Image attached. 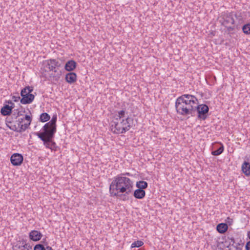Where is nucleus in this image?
<instances>
[{
    "label": "nucleus",
    "instance_id": "1",
    "mask_svg": "<svg viewBox=\"0 0 250 250\" xmlns=\"http://www.w3.org/2000/svg\"><path fill=\"white\" fill-rule=\"evenodd\" d=\"M196 102L197 98L192 95L185 94L178 97L175 105L177 114L183 116H193Z\"/></svg>",
    "mask_w": 250,
    "mask_h": 250
},
{
    "label": "nucleus",
    "instance_id": "2",
    "mask_svg": "<svg viewBox=\"0 0 250 250\" xmlns=\"http://www.w3.org/2000/svg\"><path fill=\"white\" fill-rule=\"evenodd\" d=\"M133 184V182L128 178L117 175L110 185V193L112 196H119L120 193L124 192L129 194L131 191Z\"/></svg>",
    "mask_w": 250,
    "mask_h": 250
},
{
    "label": "nucleus",
    "instance_id": "3",
    "mask_svg": "<svg viewBox=\"0 0 250 250\" xmlns=\"http://www.w3.org/2000/svg\"><path fill=\"white\" fill-rule=\"evenodd\" d=\"M133 120L132 118H127L126 120L115 119L111 123V131L114 134H122L129 130Z\"/></svg>",
    "mask_w": 250,
    "mask_h": 250
},
{
    "label": "nucleus",
    "instance_id": "4",
    "mask_svg": "<svg viewBox=\"0 0 250 250\" xmlns=\"http://www.w3.org/2000/svg\"><path fill=\"white\" fill-rule=\"evenodd\" d=\"M234 17H237L236 14L234 12H223L219 18V22L227 28L228 30L232 31L234 27H232V25L234 24L235 22Z\"/></svg>",
    "mask_w": 250,
    "mask_h": 250
},
{
    "label": "nucleus",
    "instance_id": "5",
    "mask_svg": "<svg viewBox=\"0 0 250 250\" xmlns=\"http://www.w3.org/2000/svg\"><path fill=\"white\" fill-rule=\"evenodd\" d=\"M42 132H35V135L37 136L39 138H41L40 136H42L49 139L50 138H53L54 137L57 128L55 126H52L45 124L42 128Z\"/></svg>",
    "mask_w": 250,
    "mask_h": 250
},
{
    "label": "nucleus",
    "instance_id": "6",
    "mask_svg": "<svg viewBox=\"0 0 250 250\" xmlns=\"http://www.w3.org/2000/svg\"><path fill=\"white\" fill-rule=\"evenodd\" d=\"M241 241L235 240L233 238H228V241H226L224 243V246L227 249L226 250H242L243 244Z\"/></svg>",
    "mask_w": 250,
    "mask_h": 250
},
{
    "label": "nucleus",
    "instance_id": "7",
    "mask_svg": "<svg viewBox=\"0 0 250 250\" xmlns=\"http://www.w3.org/2000/svg\"><path fill=\"white\" fill-rule=\"evenodd\" d=\"M195 113L197 112L199 118L205 120L207 117V114L209 111L208 105L205 104H198V100L197 99L196 106H195Z\"/></svg>",
    "mask_w": 250,
    "mask_h": 250
},
{
    "label": "nucleus",
    "instance_id": "8",
    "mask_svg": "<svg viewBox=\"0 0 250 250\" xmlns=\"http://www.w3.org/2000/svg\"><path fill=\"white\" fill-rule=\"evenodd\" d=\"M44 64L45 65V66L48 68L49 71H54L55 73L57 72L56 68L59 67L61 66L60 62L54 59L45 60L44 62Z\"/></svg>",
    "mask_w": 250,
    "mask_h": 250
},
{
    "label": "nucleus",
    "instance_id": "9",
    "mask_svg": "<svg viewBox=\"0 0 250 250\" xmlns=\"http://www.w3.org/2000/svg\"><path fill=\"white\" fill-rule=\"evenodd\" d=\"M23 160V157L21 154L15 153L12 154L10 158L11 164L14 166H20Z\"/></svg>",
    "mask_w": 250,
    "mask_h": 250
},
{
    "label": "nucleus",
    "instance_id": "10",
    "mask_svg": "<svg viewBox=\"0 0 250 250\" xmlns=\"http://www.w3.org/2000/svg\"><path fill=\"white\" fill-rule=\"evenodd\" d=\"M8 104L4 105L1 109V114L3 116H8L10 115L12 112V109L14 107V104L11 101H6Z\"/></svg>",
    "mask_w": 250,
    "mask_h": 250
},
{
    "label": "nucleus",
    "instance_id": "11",
    "mask_svg": "<svg viewBox=\"0 0 250 250\" xmlns=\"http://www.w3.org/2000/svg\"><path fill=\"white\" fill-rule=\"evenodd\" d=\"M22 98L21 99V103L23 104H31L35 98V96L31 93L21 95Z\"/></svg>",
    "mask_w": 250,
    "mask_h": 250
},
{
    "label": "nucleus",
    "instance_id": "12",
    "mask_svg": "<svg viewBox=\"0 0 250 250\" xmlns=\"http://www.w3.org/2000/svg\"><path fill=\"white\" fill-rule=\"evenodd\" d=\"M40 137L41 138L40 139L43 142V145L46 148L51 150L53 149V147H54L56 146V143L52 141V139L53 138H50L48 139L47 138L43 137L42 136Z\"/></svg>",
    "mask_w": 250,
    "mask_h": 250
},
{
    "label": "nucleus",
    "instance_id": "13",
    "mask_svg": "<svg viewBox=\"0 0 250 250\" xmlns=\"http://www.w3.org/2000/svg\"><path fill=\"white\" fill-rule=\"evenodd\" d=\"M27 248V245L24 239H21L17 241L16 244L13 246V250H24Z\"/></svg>",
    "mask_w": 250,
    "mask_h": 250
},
{
    "label": "nucleus",
    "instance_id": "14",
    "mask_svg": "<svg viewBox=\"0 0 250 250\" xmlns=\"http://www.w3.org/2000/svg\"><path fill=\"white\" fill-rule=\"evenodd\" d=\"M42 236V234L40 231L36 230H32L29 233V235L30 239L34 241L40 240Z\"/></svg>",
    "mask_w": 250,
    "mask_h": 250
},
{
    "label": "nucleus",
    "instance_id": "15",
    "mask_svg": "<svg viewBox=\"0 0 250 250\" xmlns=\"http://www.w3.org/2000/svg\"><path fill=\"white\" fill-rule=\"evenodd\" d=\"M77 75L74 72H69L66 74L65 79L69 83H73L77 81Z\"/></svg>",
    "mask_w": 250,
    "mask_h": 250
},
{
    "label": "nucleus",
    "instance_id": "16",
    "mask_svg": "<svg viewBox=\"0 0 250 250\" xmlns=\"http://www.w3.org/2000/svg\"><path fill=\"white\" fill-rule=\"evenodd\" d=\"M76 62L74 60L68 61L65 65V69L66 71H72L76 67Z\"/></svg>",
    "mask_w": 250,
    "mask_h": 250
},
{
    "label": "nucleus",
    "instance_id": "17",
    "mask_svg": "<svg viewBox=\"0 0 250 250\" xmlns=\"http://www.w3.org/2000/svg\"><path fill=\"white\" fill-rule=\"evenodd\" d=\"M117 117L115 119H124V120H126L127 118H131L130 117H129L128 113L125 110H121L118 111L117 112Z\"/></svg>",
    "mask_w": 250,
    "mask_h": 250
},
{
    "label": "nucleus",
    "instance_id": "18",
    "mask_svg": "<svg viewBox=\"0 0 250 250\" xmlns=\"http://www.w3.org/2000/svg\"><path fill=\"white\" fill-rule=\"evenodd\" d=\"M242 170L246 176L250 175V164L249 162L245 161L242 165Z\"/></svg>",
    "mask_w": 250,
    "mask_h": 250
},
{
    "label": "nucleus",
    "instance_id": "19",
    "mask_svg": "<svg viewBox=\"0 0 250 250\" xmlns=\"http://www.w3.org/2000/svg\"><path fill=\"white\" fill-rule=\"evenodd\" d=\"M228 227L226 224L220 223L217 226V230L220 233H225L228 229Z\"/></svg>",
    "mask_w": 250,
    "mask_h": 250
},
{
    "label": "nucleus",
    "instance_id": "20",
    "mask_svg": "<svg viewBox=\"0 0 250 250\" xmlns=\"http://www.w3.org/2000/svg\"><path fill=\"white\" fill-rule=\"evenodd\" d=\"M34 250H53V249L49 246H46V247L42 244H38L34 246Z\"/></svg>",
    "mask_w": 250,
    "mask_h": 250
},
{
    "label": "nucleus",
    "instance_id": "21",
    "mask_svg": "<svg viewBox=\"0 0 250 250\" xmlns=\"http://www.w3.org/2000/svg\"><path fill=\"white\" fill-rule=\"evenodd\" d=\"M219 147L217 150L212 151L211 154L214 156H218L223 153L224 150V146L222 143L219 144Z\"/></svg>",
    "mask_w": 250,
    "mask_h": 250
},
{
    "label": "nucleus",
    "instance_id": "22",
    "mask_svg": "<svg viewBox=\"0 0 250 250\" xmlns=\"http://www.w3.org/2000/svg\"><path fill=\"white\" fill-rule=\"evenodd\" d=\"M9 128L11 130L19 133H21L26 130V129H24L23 125H21V127H19L17 125H11V126L9 127Z\"/></svg>",
    "mask_w": 250,
    "mask_h": 250
},
{
    "label": "nucleus",
    "instance_id": "23",
    "mask_svg": "<svg viewBox=\"0 0 250 250\" xmlns=\"http://www.w3.org/2000/svg\"><path fill=\"white\" fill-rule=\"evenodd\" d=\"M136 186L138 188L134 192V196L136 198L141 199V181H138Z\"/></svg>",
    "mask_w": 250,
    "mask_h": 250
},
{
    "label": "nucleus",
    "instance_id": "24",
    "mask_svg": "<svg viewBox=\"0 0 250 250\" xmlns=\"http://www.w3.org/2000/svg\"><path fill=\"white\" fill-rule=\"evenodd\" d=\"M25 121H27V123H24L23 125L24 129H27L30 125L32 122V117L29 115H25L24 118Z\"/></svg>",
    "mask_w": 250,
    "mask_h": 250
},
{
    "label": "nucleus",
    "instance_id": "25",
    "mask_svg": "<svg viewBox=\"0 0 250 250\" xmlns=\"http://www.w3.org/2000/svg\"><path fill=\"white\" fill-rule=\"evenodd\" d=\"M50 117L47 113H43L40 115V120L42 122H45L49 120Z\"/></svg>",
    "mask_w": 250,
    "mask_h": 250
},
{
    "label": "nucleus",
    "instance_id": "26",
    "mask_svg": "<svg viewBox=\"0 0 250 250\" xmlns=\"http://www.w3.org/2000/svg\"><path fill=\"white\" fill-rule=\"evenodd\" d=\"M33 91V87L32 86H27L23 88L21 92V95L28 94V93H31Z\"/></svg>",
    "mask_w": 250,
    "mask_h": 250
},
{
    "label": "nucleus",
    "instance_id": "27",
    "mask_svg": "<svg viewBox=\"0 0 250 250\" xmlns=\"http://www.w3.org/2000/svg\"><path fill=\"white\" fill-rule=\"evenodd\" d=\"M57 116L56 114H54L52 117L51 120L46 124L52 126H55L56 127V122H57Z\"/></svg>",
    "mask_w": 250,
    "mask_h": 250
},
{
    "label": "nucleus",
    "instance_id": "28",
    "mask_svg": "<svg viewBox=\"0 0 250 250\" xmlns=\"http://www.w3.org/2000/svg\"><path fill=\"white\" fill-rule=\"evenodd\" d=\"M242 30L245 34L250 35V23H248L243 25L242 27Z\"/></svg>",
    "mask_w": 250,
    "mask_h": 250
},
{
    "label": "nucleus",
    "instance_id": "29",
    "mask_svg": "<svg viewBox=\"0 0 250 250\" xmlns=\"http://www.w3.org/2000/svg\"><path fill=\"white\" fill-rule=\"evenodd\" d=\"M141 247V240H138L133 242L131 246V248Z\"/></svg>",
    "mask_w": 250,
    "mask_h": 250
},
{
    "label": "nucleus",
    "instance_id": "30",
    "mask_svg": "<svg viewBox=\"0 0 250 250\" xmlns=\"http://www.w3.org/2000/svg\"><path fill=\"white\" fill-rule=\"evenodd\" d=\"M23 118H19L16 120V123L19 127H21V125H23V124H22V123L23 121Z\"/></svg>",
    "mask_w": 250,
    "mask_h": 250
},
{
    "label": "nucleus",
    "instance_id": "31",
    "mask_svg": "<svg viewBox=\"0 0 250 250\" xmlns=\"http://www.w3.org/2000/svg\"><path fill=\"white\" fill-rule=\"evenodd\" d=\"M21 98L19 95L17 96H13L12 97V100L15 102H17L20 100Z\"/></svg>",
    "mask_w": 250,
    "mask_h": 250
},
{
    "label": "nucleus",
    "instance_id": "32",
    "mask_svg": "<svg viewBox=\"0 0 250 250\" xmlns=\"http://www.w3.org/2000/svg\"><path fill=\"white\" fill-rule=\"evenodd\" d=\"M147 187V183L145 181H142V189L146 188Z\"/></svg>",
    "mask_w": 250,
    "mask_h": 250
},
{
    "label": "nucleus",
    "instance_id": "33",
    "mask_svg": "<svg viewBox=\"0 0 250 250\" xmlns=\"http://www.w3.org/2000/svg\"><path fill=\"white\" fill-rule=\"evenodd\" d=\"M42 244L46 247V246H48V242H47L46 238H43L42 241Z\"/></svg>",
    "mask_w": 250,
    "mask_h": 250
},
{
    "label": "nucleus",
    "instance_id": "34",
    "mask_svg": "<svg viewBox=\"0 0 250 250\" xmlns=\"http://www.w3.org/2000/svg\"><path fill=\"white\" fill-rule=\"evenodd\" d=\"M246 250H250V240L246 243Z\"/></svg>",
    "mask_w": 250,
    "mask_h": 250
},
{
    "label": "nucleus",
    "instance_id": "35",
    "mask_svg": "<svg viewBox=\"0 0 250 250\" xmlns=\"http://www.w3.org/2000/svg\"><path fill=\"white\" fill-rule=\"evenodd\" d=\"M118 175H122V176L125 177L126 175L130 176V174L128 172H125V173H121V174H119Z\"/></svg>",
    "mask_w": 250,
    "mask_h": 250
},
{
    "label": "nucleus",
    "instance_id": "36",
    "mask_svg": "<svg viewBox=\"0 0 250 250\" xmlns=\"http://www.w3.org/2000/svg\"><path fill=\"white\" fill-rule=\"evenodd\" d=\"M145 190H144L143 189H142V199L145 196Z\"/></svg>",
    "mask_w": 250,
    "mask_h": 250
},
{
    "label": "nucleus",
    "instance_id": "37",
    "mask_svg": "<svg viewBox=\"0 0 250 250\" xmlns=\"http://www.w3.org/2000/svg\"><path fill=\"white\" fill-rule=\"evenodd\" d=\"M227 220H228V223H230V222H232V219L231 218H230V217H228L227 218Z\"/></svg>",
    "mask_w": 250,
    "mask_h": 250
},
{
    "label": "nucleus",
    "instance_id": "38",
    "mask_svg": "<svg viewBox=\"0 0 250 250\" xmlns=\"http://www.w3.org/2000/svg\"><path fill=\"white\" fill-rule=\"evenodd\" d=\"M247 236L249 237V238L250 239V230L247 233Z\"/></svg>",
    "mask_w": 250,
    "mask_h": 250
},
{
    "label": "nucleus",
    "instance_id": "39",
    "mask_svg": "<svg viewBox=\"0 0 250 250\" xmlns=\"http://www.w3.org/2000/svg\"><path fill=\"white\" fill-rule=\"evenodd\" d=\"M61 75V72H60V73H57V76L58 78H60V76Z\"/></svg>",
    "mask_w": 250,
    "mask_h": 250
},
{
    "label": "nucleus",
    "instance_id": "40",
    "mask_svg": "<svg viewBox=\"0 0 250 250\" xmlns=\"http://www.w3.org/2000/svg\"><path fill=\"white\" fill-rule=\"evenodd\" d=\"M248 162H249V163H250V157H249V159H248Z\"/></svg>",
    "mask_w": 250,
    "mask_h": 250
},
{
    "label": "nucleus",
    "instance_id": "41",
    "mask_svg": "<svg viewBox=\"0 0 250 250\" xmlns=\"http://www.w3.org/2000/svg\"><path fill=\"white\" fill-rule=\"evenodd\" d=\"M19 115H20V112H19L18 113V116H19Z\"/></svg>",
    "mask_w": 250,
    "mask_h": 250
},
{
    "label": "nucleus",
    "instance_id": "42",
    "mask_svg": "<svg viewBox=\"0 0 250 250\" xmlns=\"http://www.w3.org/2000/svg\"><path fill=\"white\" fill-rule=\"evenodd\" d=\"M143 245V243L142 242L141 245L142 246Z\"/></svg>",
    "mask_w": 250,
    "mask_h": 250
}]
</instances>
